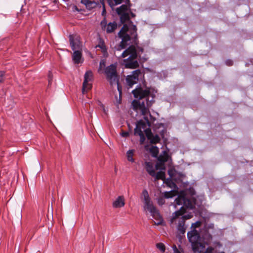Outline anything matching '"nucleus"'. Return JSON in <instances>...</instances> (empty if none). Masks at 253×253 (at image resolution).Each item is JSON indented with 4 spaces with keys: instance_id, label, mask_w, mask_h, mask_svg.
Wrapping results in <instances>:
<instances>
[{
    "instance_id": "obj_1",
    "label": "nucleus",
    "mask_w": 253,
    "mask_h": 253,
    "mask_svg": "<svg viewBox=\"0 0 253 253\" xmlns=\"http://www.w3.org/2000/svg\"><path fill=\"white\" fill-rule=\"evenodd\" d=\"M132 93L138 99L132 102V109L137 113L136 116H142L144 120L138 121L134 129V134L140 136V143L143 144L145 140L143 132L145 133V130L153 125L156 120L149 111V108L154 102V95L150 90L141 87L132 90Z\"/></svg>"
},
{
    "instance_id": "obj_10",
    "label": "nucleus",
    "mask_w": 253,
    "mask_h": 253,
    "mask_svg": "<svg viewBox=\"0 0 253 253\" xmlns=\"http://www.w3.org/2000/svg\"><path fill=\"white\" fill-rule=\"evenodd\" d=\"M148 211H150L151 216L155 220V221H154L155 225H160L163 224L164 222L163 219L155 206L154 210Z\"/></svg>"
},
{
    "instance_id": "obj_30",
    "label": "nucleus",
    "mask_w": 253,
    "mask_h": 253,
    "mask_svg": "<svg viewBox=\"0 0 253 253\" xmlns=\"http://www.w3.org/2000/svg\"><path fill=\"white\" fill-rule=\"evenodd\" d=\"M123 0H113L114 1V5H118L122 3Z\"/></svg>"
},
{
    "instance_id": "obj_19",
    "label": "nucleus",
    "mask_w": 253,
    "mask_h": 253,
    "mask_svg": "<svg viewBox=\"0 0 253 253\" xmlns=\"http://www.w3.org/2000/svg\"><path fill=\"white\" fill-rule=\"evenodd\" d=\"M134 152V150L131 149L129 150L126 152L127 159L128 161L131 162V163L134 162V159L133 158Z\"/></svg>"
},
{
    "instance_id": "obj_22",
    "label": "nucleus",
    "mask_w": 253,
    "mask_h": 253,
    "mask_svg": "<svg viewBox=\"0 0 253 253\" xmlns=\"http://www.w3.org/2000/svg\"><path fill=\"white\" fill-rule=\"evenodd\" d=\"M155 177V179H164L165 177V172L162 171H160L158 172L157 173H155V175L154 176Z\"/></svg>"
},
{
    "instance_id": "obj_38",
    "label": "nucleus",
    "mask_w": 253,
    "mask_h": 253,
    "mask_svg": "<svg viewBox=\"0 0 253 253\" xmlns=\"http://www.w3.org/2000/svg\"><path fill=\"white\" fill-rule=\"evenodd\" d=\"M102 65H104V62L102 63V62H101L100 63V66H102Z\"/></svg>"
},
{
    "instance_id": "obj_34",
    "label": "nucleus",
    "mask_w": 253,
    "mask_h": 253,
    "mask_svg": "<svg viewBox=\"0 0 253 253\" xmlns=\"http://www.w3.org/2000/svg\"><path fill=\"white\" fill-rule=\"evenodd\" d=\"M174 253H180V252L177 249L176 246H174Z\"/></svg>"
},
{
    "instance_id": "obj_20",
    "label": "nucleus",
    "mask_w": 253,
    "mask_h": 253,
    "mask_svg": "<svg viewBox=\"0 0 253 253\" xmlns=\"http://www.w3.org/2000/svg\"><path fill=\"white\" fill-rule=\"evenodd\" d=\"M128 6L126 4H123L120 7L116 9V11L118 14H122V13H126L127 10Z\"/></svg>"
},
{
    "instance_id": "obj_31",
    "label": "nucleus",
    "mask_w": 253,
    "mask_h": 253,
    "mask_svg": "<svg viewBox=\"0 0 253 253\" xmlns=\"http://www.w3.org/2000/svg\"><path fill=\"white\" fill-rule=\"evenodd\" d=\"M122 135L123 137H126L129 135V133L126 131H124L122 132Z\"/></svg>"
},
{
    "instance_id": "obj_12",
    "label": "nucleus",
    "mask_w": 253,
    "mask_h": 253,
    "mask_svg": "<svg viewBox=\"0 0 253 253\" xmlns=\"http://www.w3.org/2000/svg\"><path fill=\"white\" fill-rule=\"evenodd\" d=\"M145 134L148 139L152 144H156L160 141L159 136L158 134L154 135L149 127H148L147 129L145 130Z\"/></svg>"
},
{
    "instance_id": "obj_11",
    "label": "nucleus",
    "mask_w": 253,
    "mask_h": 253,
    "mask_svg": "<svg viewBox=\"0 0 253 253\" xmlns=\"http://www.w3.org/2000/svg\"><path fill=\"white\" fill-rule=\"evenodd\" d=\"M101 25L102 29L106 30L107 33L113 32L117 27V24L115 22H110L106 25V21L105 19L101 22Z\"/></svg>"
},
{
    "instance_id": "obj_3",
    "label": "nucleus",
    "mask_w": 253,
    "mask_h": 253,
    "mask_svg": "<svg viewBox=\"0 0 253 253\" xmlns=\"http://www.w3.org/2000/svg\"><path fill=\"white\" fill-rule=\"evenodd\" d=\"M175 205L182 206L179 210L172 213L169 220L170 225L172 228H176L177 232L180 234H184L187 226L185 220L193 217L192 213L184 214V208L192 209L194 206L191 201L187 199L183 194L178 195L175 200Z\"/></svg>"
},
{
    "instance_id": "obj_5",
    "label": "nucleus",
    "mask_w": 253,
    "mask_h": 253,
    "mask_svg": "<svg viewBox=\"0 0 253 253\" xmlns=\"http://www.w3.org/2000/svg\"><path fill=\"white\" fill-rule=\"evenodd\" d=\"M187 238L191 243L194 253L203 252L205 249L204 244L200 242L201 237L199 232L196 229H192L187 233Z\"/></svg>"
},
{
    "instance_id": "obj_6",
    "label": "nucleus",
    "mask_w": 253,
    "mask_h": 253,
    "mask_svg": "<svg viewBox=\"0 0 253 253\" xmlns=\"http://www.w3.org/2000/svg\"><path fill=\"white\" fill-rule=\"evenodd\" d=\"M93 74L91 71H87L84 76V81L83 84L82 91L83 93L90 89L92 87L91 84L89 83L92 80Z\"/></svg>"
},
{
    "instance_id": "obj_37",
    "label": "nucleus",
    "mask_w": 253,
    "mask_h": 253,
    "mask_svg": "<svg viewBox=\"0 0 253 253\" xmlns=\"http://www.w3.org/2000/svg\"><path fill=\"white\" fill-rule=\"evenodd\" d=\"M169 175L170 176V177L172 176V175L171 174V172L170 170H169Z\"/></svg>"
},
{
    "instance_id": "obj_7",
    "label": "nucleus",
    "mask_w": 253,
    "mask_h": 253,
    "mask_svg": "<svg viewBox=\"0 0 253 253\" xmlns=\"http://www.w3.org/2000/svg\"><path fill=\"white\" fill-rule=\"evenodd\" d=\"M141 74L140 70L137 69L133 71L132 72V74L128 75L126 78V82L127 85L129 87H131L133 85L136 84L138 80V77Z\"/></svg>"
},
{
    "instance_id": "obj_17",
    "label": "nucleus",
    "mask_w": 253,
    "mask_h": 253,
    "mask_svg": "<svg viewBox=\"0 0 253 253\" xmlns=\"http://www.w3.org/2000/svg\"><path fill=\"white\" fill-rule=\"evenodd\" d=\"M146 166V170L148 173L152 176H155V171L153 168V165L150 162H146L145 163Z\"/></svg>"
},
{
    "instance_id": "obj_27",
    "label": "nucleus",
    "mask_w": 253,
    "mask_h": 253,
    "mask_svg": "<svg viewBox=\"0 0 253 253\" xmlns=\"http://www.w3.org/2000/svg\"><path fill=\"white\" fill-rule=\"evenodd\" d=\"M103 0H100V1L103 4V10L102 11V15H103L105 14V13H106V10H105V5H104V4Z\"/></svg>"
},
{
    "instance_id": "obj_16",
    "label": "nucleus",
    "mask_w": 253,
    "mask_h": 253,
    "mask_svg": "<svg viewBox=\"0 0 253 253\" xmlns=\"http://www.w3.org/2000/svg\"><path fill=\"white\" fill-rule=\"evenodd\" d=\"M96 48H99L101 50V51L103 53V54L104 55H105L106 54H107V48L106 47V46L105 44V42L104 41V40L100 38H99L98 39V44L95 47Z\"/></svg>"
},
{
    "instance_id": "obj_18",
    "label": "nucleus",
    "mask_w": 253,
    "mask_h": 253,
    "mask_svg": "<svg viewBox=\"0 0 253 253\" xmlns=\"http://www.w3.org/2000/svg\"><path fill=\"white\" fill-rule=\"evenodd\" d=\"M81 2L85 5L87 8L91 9L94 7H96L97 3L93 1L89 0H82Z\"/></svg>"
},
{
    "instance_id": "obj_28",
    "label": "nucleus",
    "mask_w": 253,
    "mask_h": 253,
    "mask_svg": "<svg viewBox=\"0 0 253 253\" xmlns=\"http://www.w3.org/2000/svg\"><path fill=\"white\" fill-rule=\"evenodd\" d=\"M52 74L50 72L48 74V83L49 84H50L51 83V81H52Z\"/></svg>"
},
{
    "instance_id": "obj_14",
    "label": "nucleus",
    "mask_w": 253,
    "mask_h": 253,
    "mask_svg": "<svg viewBox=\"0 0 253 253\" xmlns=\"http://www.w3.org/2000/svg\"><path fill=\"white\" fill-rule=\"evenodd\" d=\"M69 42L72 50H75L76 49V46H78L79 45V37L77 36L75 38V36H74L73 35H70Z\"/></svg>"
},
{
    "instance_id": "obj_4",
    "label": "nucleus",
    "mask_w": 253,
    "mask_h": 253,
    "mask_svg": "<svg viewBox=\"0 0 253 253\" xmlns=\"http://www.w3.org/2000/svg\"><path fill=\"white\" fill-rule=\"evenodd\" d=\"M106 79L111 85H117L120 96L122 94V86L119 82L120 77L117 72V66L115 64H111L107 66L104 71Z\"/></svg>"
},
{
    "instance_id": "obj_15",
    "label": "nucleus",
    "mask_w": 253,
    "mask_h": 253,
    "mask_svg": "<svg viewBox=\"0 0 253 253\" xmlns=\"http://www.w3.org/2000/svg\"><path fill=\"white\" fill-rule=\"evenodd\" d=\"M82 54L81 51L79 50H75L73 52L72 59L75 63L79 64L82 62Z\"/></svg>"
},
{
    "instance_id": "obj_21",
    "label": "nucleus",
    "mask_w": 253,
    "mask_h": 253,
    "mask_svg": "<svg viewBox=\"0 0 253 253\" xmlns=\"http://www.w3.org/2000/svg\"><path fill=\"white\" fill-rule=\"evenodd\" d=\"M120 15V20L121 22L122 23H124L127 21L129 20V14L128 13H122V14H119Z\"/></svg>"
},
{
    "instance_id": "obj_35",
    "label": "nucleus",
    "mask_w": 253,
    "mask_h": 253,
    "mask_svg": "<svg viewBox=\"0 0 253 253\" xmlns=\"http://www.w3.org/2000/svg\"><path fill=\"white\" fill-rule=\"evenodd\" d=\"M130 14L131 16L132 17H134L135 16V14H134L133 13H132V12H130Z\"/></svg>"
},
{
    "instance_id": "obj_8",
    "label": "nucleus",
    "mask_w": 253,
    "mask_h": 253,
    "mask_svg": "<svg viewBox=\"0 0 253 253\" xmlns=\"http://www.w3.org/2000/svg\"><path fill=\"white\" fill-rule=\"evenodd\" d=\"M169 157L168 152L166 151H163L158 158V163L156 166V169H165V163L168 161Z\"/></svg>"
},
{
    "instance_id": "obj_23",
    "label": "nucleus",
    "mask_w": 253,
    "mask_h": 253,
    "mask_svg": "<svg viewBox=\"0 0 253 253\" xmlns=\"http://www.w3.org/2000/svg\"><path fill=\"white\" fill-rule=\"evenodd\" d=\"M201 225V222L199 221H197L195 223H192L191 225V230L192 229H196V228L200 227Z\"/></svg>"
},
{
    "instance_id": "obj_2",
    "label": "nucleus",
    "mask_w": 253,
    "mask_h": 253,
    "mask_svg": "<svg viewBox=\"0 0 253 253\" xmlns=\"http://www.w3.org/2000/svg\"><path fill=\"white\" fill-rule=\"evenodd\" d=\"M137 28L132 24L127 25L124 24L121 31L118 33L119 37L122 39L120 43L114 47V55L118 59L125 58L122 64L126 68L135 69L139 66L137 60V55L134 45H130L128 48L131 40L135 41L137 39Z\"/></svg>"
},
{
    "instance_id": "obj_26",
    "label": "nucleus",
    "mask_w": 253,
    "mask_h": 253,
    "mask_svg": "<svg viewBox=\"0 0 253 253\" xmlns=\"http://www.w3.org/2000/svg\"><path fill=\"white\" fill-rule=\"evenodd\" d=\"M5 72L3 71H0V83H2L4 80Z\"/></svg>"
},
{
    "instance_id": "obj_36",
    "label": "nucleus",
    "mask_w": 253,
    "mask_h": 253,
    "mask_svg": "<svg viewBox=\"0 0 253 253\" xmlns=\"http://www.w3.org/2000/svg\"><path fill=\"white\" fill-rule=\"evenodd\" d=\"M102 107H103V110L105 114H106V110H105V109L104 107L103 106Z\"/></svg>"
},
{
    "instance_id": "obj_13",
    "label": "nucleus",
    "mask_w": 253,
    "mask_h": 253,
    "mask_svg": "<svg viewBox=\"0 0 253 253\" xmlns=\"http://www.w3.org/2000/svg\"><path fill=\"white\" fill-rule=\"evenodd\" d=\"M125 205L124 198L122 196H119L113 203V207L115 208H119L124 207Z\"/></svg>"
},
{
    "instance_id": "obj_29",
    "label": "nucleus",
    "mask_w": 253,
    "mask_h": 253,
    "mask_svg": "<svg viewBox=\"0 0 253 253\" xmlns=\"http://www.w3.org/2000/svg\"><path fill=\"white\" fill-rule=\"evenodd\" d=\"M225 63L228 66H231L233 65V61L231 60H227L225 61Z\"/></svg>"
},
{
    "instance_id": "obj_25",
    "label": "nucleus",
    "mask_w": 253,
    "mask_h": 253,
    "mask_svg": "<svg viewBox=\"0 0 253 253\" xmlns=\"http://www.w3.org/2000/svg\"><path fill=\"white\" fill-rule=\"evenodd\" d=\"M173 196V194L172 191L166 192L165 193V197L166 198H171Z\"/></svg>"
},
{
    "instance_id": "obj_24",
    "label": "nucleus",
    "mask_w": 253,
    "mask_h": 253,
    "mask_svg": "<svg viewBox=\"0 0 253 253\" xmlns=\"http://www.w3.org/2000/svg\"><path fill=\"white\" fill-rule=\"evenodd\" d=\"M157 247L162 252H164L165 251V246L163 243H158L157 244Z\"/></svg>"
},
{
    "instance_id": "obj_39",
    "label": "nucleus",
    "mask_w": 253,
    "mask_h": 253,
    "mask_svg": "<svg viewBox=\"0 0 253 253\" xmlns=\"http://www.w3.org/2000/svg\"><path fill=\"white\" fill-rule=\"evenodd\" d=\"M111 1H112V0H109V4H110V5H111Z\"/></svg>"
},
{
    "instance_id": "obj_32",
    "label": "nucleus",
    "mask_w": 253,
    "mask_h": 253,
    "mask_svg": "<svg viewBox=\"0 0 253 253\" xmlns=\"http://www.w3.org/2000/svg\"><path fill=\"white\" fill-rule=\"evenodd\" d=\"M136 52H137V55H138V53L140 51L141 52H142L143 51V49L142 47H138V50H137L136 49Z\"/></svg>"
},
{
    "instance_id": "obj_9",
    "label": "nucleus",
    "mask_w": 253,
    "mask_h": 253,
    "mask_svg": "<svg viewBox=\"0 0 253 253\" xmlns=\"http://www.w3.org/2000/svg\"><path fill=\"white\" fill-rule=\"evenodd\" d=\"M142 195L144 201L145 209L147 210H154V206L153 205L149 196L148 192L145 189L143 191Z\"/></svg>"
},
{
    "instance_id": "obj_33",
    "label": "nucleus",
    "mask_w": 253,
    "mask_h": 253,
    "mask_svg": "<svg viewBox=\"0 0 253 253\" xmlns=\"http://www.w3.org/2000/svg\"><path fill=\"white\" fill-rule=\"evenodd\" d=\"M163 199H160L159 201H158V203L159 205H163L164 204V201H163Z\"/></svg>"
}]
</instances>
